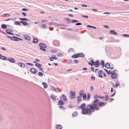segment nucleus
<instances>
[{"label": "nucleus", "mask_w": 129, "mask_h": 129, "mask_svg": "<svg viewBox=\"0 0 129 129\" xmlns=\"http://www.w3.org/2000/svg\"><path fill=\"white\" fill-rule=\"evenodd\" d=\"M104 14H110V13H108L107 12H105L103 13Z\"/></svg>", "instance_id": "nucleus-54"}, {"label": "nucleus", "mask_w": 129, "mask_h": 129, "mask_svg": "<svg viewBox=\"0 0 129 129\" xmlns=\"http://www.w3.org/2000/svg\"><path fill=\"white\" fill-rule=\"evenodd\" d=\"M39 45L41 47H42L44 48H46L47 47V46L45 44L43 43H40L39 44Z\"/></svg>", "instance_id": "nucleus-10"}, {"label": "nucleus", "mask_w": 129, "mask_h": 129, "mask_svg": "<svg viewBox=\"0 0 129 129\" xmlns=\"http://www.w3.org/2000/svg\"><path fill=\"white\" fill-rule=\"evenodd\" d=\"M78 22V21L77 20H72V23L75 22Z\"/></svg>", "instance_id": "nucleus-43"}, {"label": "nucleus", "mask_w": 129, "mask_h": 129, "mask_svg": "<svg viewBox=\"0 0 129 129\" xmlns=\"http://www.w3.org/2000/svg\"><path fill=\"white\" fill-rule=\"evenodd\" d=\"M96 105L94 104L88 105L86 107V108H85L83 109L82 110V112L83 114H88L90 115L92 112V110H94V109L95 108ZM93 111H94V110Z\"/></svg>", "instance_id": "nucleus-1"}, {"label": "nucleus", "mask_w": 129, "mask_h": 129, "mask_svg": "<svg viewBox=\"0 0 129 129\" xmlns=\"http://www.w3.org/2000/svg\"><path fill=\"white\" fill-rule=\"evenodd\" d=\"M43 85H44V88H46L47 87V84L44 82H43L42 83Z\"/></svg>", "instance_id": "nucleus-25"}, {"label": "nucleus", "mask_w": 129, "mask_h": 129, "mask_svg": "<svg viewBox=\"0 0 129 129\" xmlns=\"http://www.w3.org/2000/svg\"><path fill=\"white\" fill-rule=\"evenodd\" d=\"M1 48L2 49L4 50H6V49L5 48H4V47H1Z\"/></svg>", "instance_id": "nucleus-58"}, {"label": "nucleus", "mask_w": 129, "mask_h": 129, "mask_svg": "<svg viewBox=\"0 0 129 129\" xmlns=\"http://www.w3.org/2000/svg\"><path fill=\"white\" fill-rule=\"evenodd\" d=\"M110 65L109 63H107L105 65V67L107 69L110 68Z\"/></svg>", "instance_id": "nucleus-22"}, {"label": "nucleus", "mask_w": 129, "mask_h": 129, "mask_svg": "<svg viewBox=\"0 0 129 129\" xmlns=\"http://www.w3.org/2000/svg\"><path fill=\"white\" fill-rule=\"evenodd\" d=\"M99 99L98 98H97L96 96L95 95L94 97V100L93 104L92 105L94 104L96 105L95 108L94 109V110H98L99 109V107H101L105 106L106 103H104L102 102H100Z\"/></svg>", "instance_id": "nucleus-2"}, {"label": "nucleus", "mask_w": 129, "mask_h": 129, "mask_svg": "<svg viewBox=\"0 0 129 129\" xmlns=\"http://www.w3.org/2000/svg\"><path fill=\"white\" fill-rule=\"evenodd\" d=\"M120 86V84H116L115 85V87H117L118 86Z\"/></svg>", "instance_id": "nucleus-53"}, {"label": "nucleus", "mask_w": 129, "mask_h": 129, "mask_svg": "<svg viewBox=\"0 0 129 129\" xmlns=\"http://www.w3.org/2000/svg\"><path fill=\"white\" fill-rule=\"evenodd\" d=\"M91 69L92 70L93 72H94V67H92L91 68Z\"/></svg>", "instance_id": "nucleus-59"}, {"label": "nucleus", "mask_w": 129, "mask_h": 129, "mask_svg": "<svg viewBox=\"0 0 129 129\" xmlns=\"http://www.w3.org/2000/svg\"><path fill=\"white\" fill-rule=\"evenodd\" d=\"M74 51L73 49L72 48H70L68 50V52L70 53L71 52H73Z\"/></svg>", "instance_id": "nucleus-30"}, {"label": "nucleus", "mask_w": 129, "mask_h": 129, "mask_svg": "<svg viewBox=\"0 0 129 129\" xmlns=\"http://www.w3.org/2000/svg\"><path fill=\"white\" fill-rule=\"evenodd\" d=\"M28 10V9L25 8H23L22 9V10L23 11H27Z\"/></svg>", "instance_id": "nucleus-56"}, {"label": "nucleus", "mask_w": 129, "mask_h": 129, "mask_svg": "<svg viewBox=\"0 0 129 129\" xmlns=\"http://www.w3.org/2000/svg\"><path fill=\"white\" fill-rule=\"evenodd\" d=\"M76 25H81V23H77L76 24Z\"/></svg>", "instance_id": "nucleus-52"}, {"label": "nucleus", "mask_w": 129, "mask_h": 129, "mask_svg": "<svg viewBox=\"0 0 129 129\" xmlns=\"http://www.w3.org/2000/svg\"><path fill=\"white\" fill-rule=\"evenodd\" d=\"M71 97L72 99H74L75 98L76 93L74 91H71L70 92Z\"/></svg>", "instance_id": "nucleus-4"}, {"label": "nucleus", "mask_w": 129, "mask_h": 129, "mask_svg": "<svg viewBox=\"0 0 129 129\" xmlns=\"http://www.w3.org/2000/svg\"><path fill=\"white\" fill-rule=\"evenodd\" d=\"M90 96L89 94L88 95V97H87V99L89 100L90 98Z\"/></svg>", "instance_id": "nucleus-57"}, {"label": "nucleus", "mask_w": 129, "mask_h": 129, "mask_svg": "<svg viewBox=\"0 0 129 129\" xmlns=\"http://www.w3.org/2000/svg\"><path fill=\"white\" fill-rule=\"evenodd\" d=\"M51 57L53 59H57V58L56 57H54L51 56Z\"/></svg>", "instance_id": "nucleus-60"}, {"label": "nucleus", "mask_w": 129, "mask_h": 129, "mask_svg": "<svg viewBox=\"0 0 129 129\" xmlns=\"http://www.w3.org/2000/svg\"><path fill=\"white\" fill-rule=\"evenodd\" d=\"M30 71L33 74H36L37 72V70L34 68H31L30 70Z\"/></svg>", "instance_id": "nucleus-6"}, {"label": "nucleus", "mask_w": 129, "mask_h": 129, "mask_svg": "<svg viewBox=\"0 0 129 129\" xmlns=\"http://www.w3.org/2000/svg\"><path fill=\"white\" fill-rule=\"evenodd\" d=\"M110 34L111 35H116L117 34V33L115 32L114 30H110Z\"/></svg>", "instance_id": "nucleus-11"}, {"label": "nucleus", "mask_w": 129, "mask_h": 129, "mask_svg": "<svg viewBox=\"0 0 129 129\" xmlns=\"http://www.w3.org/2000/svg\"><path fill=\"white\" fill-rule=\"evenodd\" d=\"M2 27L3 28L6 29L7 28V26L5 24H3L2 25Z\"/></svg>", "instance_id": "nucleus-32"}, {"label": "nucleus", "mask_w": 129, "mask_h": 129, "mask_svg": "<svg viewBox=\"0 0 129 129\" xmlns=\"http://www.w3.org/2000/svg\"><path fill=\"white\" fill-rule=\"evenodd\" d=\"M99 77H100L102 78H103V76L101 75H99Z\"/></svg>", "instance_id": "nucleus-62"}, {"label": "nucleus", "mask_w": 129, "mask_h": 129, "mask_svg": "<svg viewBox=\"0 0 129 129\" xmlns=\"http://www.w3.org/2000/svg\"><path fill=\"white\" fill-rule=\"evenodd\" d=\"M33 42L34 43H37L38 42V40L36 38H34L33 39Z\"/></svg>", "instance_id": "nucleus-24"}, {"label": "nucleus", "mask_w": 129, "mask_h": 129, "mask_svg": "<svg viewBox=\"0 0 129 129\" xmlns=\"http://www.w3.org/2000/svg\"><path fill=\"white\" fill-rule=\"evenodd\" d=\"M83 98L84 100H85L86 99V95L85 94H84L83 96Z\"/></svg>", "instance_id": "nucleus-36"}, {"label": "nucleus", "mask_w": 129, "mask_h": 129, "mask_svg": "<svg viewBox=\"0 0 129 129\" xmlns=\"http://www.w3.org/2000/svg\"><path fill=\"white\" fill-rule=\"evenodd\" d=\"M6 37L9 38H10V39L12 40H14V39H14V38H13L12 37H10V36L8 35H7L6 36Z\"/></svg>", "instance_id": "nucleus-34"}, {"label": "nucleus", "mask_w": 129, "mask_h": 129, "mask_svg": "<svg viewBox=\"0 0 129 129\" xmlns=\"http://www.w3.org/2000/svg\"><path fill=\"white\" fill-rule=\"evenodd\" d=\"M105 98L106 99L105 100H108V95H106L105 96Z\"/></svg>", "instance_id": "nucleus-42"}, {"label": "nucleus", "mask_w": 129, "mask_h": 129, "mask_svg": "<svg viewBox=\"0 0 129 129\" xmlns=\"http://www.w3.org/2000/svg\"><path fill=\"white\" fill-rule=\"evenodd\" d=\"M46 25L45 24H43L41 25V27L43 28H45L46 27Z\"/></svg>", "instance_id": "nucleus-37"}, {"label": "nucleus", "mask_w": 129, "mask_h": 129, "mask_svg": "<svg viewBox=\"0 0 129 129\" xmlns=\"http://www.w3.org/2000/svg\"><path fill=\"white\" fill-rule=\"evenodd\" d=\"M4 15L7 17H9L10 16V15L8 14H4Z\"/></svg>", "instance_id": "nucleus-50"}, {"label": "nucleus", "mask_w": 129, "mask_h": 129, "mask_svg": "<svg viewBox=\"0 0 129 129\" xmlns=\"http://www.w3.org/2000/svg\"><path fill=\"white\" fill-rule=\"evenodd\" d=\"M103 73V71L102 70H100L99 71L98 74H102Z\"/></svg>", "instance_id": "nucleus-40"}, {"label": "nucleus", "mask_w": 129, "mask_h": 129, "mask_svg": "<svg viewBox=\"0 0 129 129\" xmlns=\"http://www.w3.org/2000/svg\"><path fill=\"white\" fill-rule=\"evenodd\" d=\"M15 24L17 25H20L21 24L20 22L18 21H16L15 22Z\"/></svg>", "instance_id": "nucleus-31"}, {"label": "nucleus", "mask_w": 129, "mask_h": 129, "mask_svg": "<svg viewBox=\"0 0 129 129\" xmlns=\"http://www.w3.org/2000/svg\"><path fill=\"white\" fill-rule=\"evenodd\" d=\"M77 99L78 100V103H79L81 101V97L79 96H78L77 97Z\"/></svg>", "instance_id": "nucleus-16"}, {"label": "nucleus", "mask_w": 129, "mask_h": 129, "mask_svg": "<svg viewBox=\"0 0 129 129\" xmlns=\"http://www.w3.org/2000/svg\"><path fill=\"white\" fill-rule=\"evenodd\" d=\"M62 128V126L59 125H58L56 126L57 129H61Z\"/></svg>", "instance_id": "nucleus-26"}, {"label": "nucleus", "mask_w": 129, "mask_h": 129, "mask_svg": "<svg viewBox=\"0 0 129 129\" xmlns=\"http://www.w3.org/2000/svg\"><path fill=\"white\" fill-rule=\"evenodd\" d=\"M60 98L63 99V100L65 102H67V99L66 96L64 94L62 95Z\"/></svg>", "instance_id": "nucleus-5"}, {"label": "nucleus", "mask_w": 129, "mask_h": 129, "mask_svg": "<svg viewBox=\"0 0 129 129\" xmlns=\"http://www.w3.org/2000/svg\"><path fill=\"white\" fill-rule=\"evenodd\" d=\"M100 99H103L104 98V97L103 96H102L101 97H99Z\"/></svg>", "instance_id": "nucleus-63"}, {"label": "nucleus", "mask_w": 129, "mask_h": 129, "mask_svg": "<svg viewBox=\"0 0 129 129\" xmlns=\"http://www.w3.org/2000/svg\"><path fill=\"white\" fill-rule=\"evenodd\" d=\"M18 65L21 67H24L25 66L24 64L21 63H18Z\"/></svg>", "instance_id": "nucleus-20"}, {"label": "nucleus", "mask_w": 129, "mask_h": 129, "mask_svg": "<svg viewBox=\"0 0 129 129\" xmlns=\"http://www.w3.org/2000/svg\"><path fill=\"white\" fill-rule=\"evenodd\" d=\"M20 23H22L24 25H28V23L26 22L21 21H20Z\"/></svg>", "instance_id": "nucleus-17"}, {"label": "nucleus", "mask_w": 129, "mask_h": 129, "mask_svg": "<svg viewBox=\"0 0 129 129\" xmlns=\"http://www.w3.org/2000/svg\"><path fill=\"white\" fill-rule=\"evenodd\" d=\"M101 64L103 67H104L105 66L104 62L103 60H102L101 62Z\"/></svg>", "instance_id": "nucleus-27"}, {"label": "nucleus", "mask_w": 129, "mask_h": 129, "mask_svg": "<svg viewBox=\"0 0 129 129\" xmlns=\"http://www.w3.org/2000/svg\"><path fill=\"white\" fill-rule=\"evenodd\" d=\"M123 36L124 37H129V35L126 34H124L123 35Z\"/></svg>", "instance_id": "nucleus-39"}, {"label": "nucleus", "mask_w": 129, "mask_h": 129, "mask_svg": "<svg viewBox=\"0 0 129 129\" xmlns=\"http://www.w3.org/2000/svg\"><path fill=\"white\" fill-rule=\"evenodd\" d=\"M69 16H71V17H73V15H72V14H69Z\"/></svg>", "instance_id": "nucleus-64"}, {"label": "nucleus", "mask_w": 129, "mask_h": 129, "mask_svg": "<svg viewBox=\"0 0 129 129\" xmlns=\"http://www.w3.org/2000/svg\"><path fill=\"white\" fill-rule=\"evenodd\" d=\"M8 60L10 62L12 63H14L15 62V60L12 58H9Z\"/></svg>", "instance_id": "nucleus-19"}, {"label": "nucleus", "mask_w": 129, "mask_h": 129, "mask_svg": "<svg viewBox=\"0 0 129 129\" xmlns=\"http://www.w3.org/2000/svg\"><path fill=\"white\" fill-rule=\"evenodd\" d=\"M24 37V38L26 40H30V37L27 35H25Z\"/></svg>", "instance_id": "nucleus-14"}, {"label": "nucleus", "mask_w": 129, "mask_h": 129, "mask_svg": "<svg viewBox=\"0 0 129 129\" xmlns=\"http://www.w3.org/2000/svg\"><path fill=\"white\" fill-rule=\"evenodd\" d=\"M105 70L106 72L107 73H108V74H109V71L108 70H106V69H105Z\"/></svg>", "instance_id": "nucleus-48"}, {"label": "nucleus", "mask_w": 129, "mask_h": 129, "mask_svg": "<svg viewBox=\"0 0 129 129\" xmlns=\"http://www.w3.org/2000/svg\"><path fill=\"white\" fill-rule=\"evenodd\" d=\"M84 92V91L83 90H81L79 92V95H82Z\"/></svg>", "instance_id": "nucleus-35"}, {"label": "nucleus", "mask_w": 129, "mask_h": 129, "mask_svg": "<svg viewBox=\"0 0 129 129\" xmlns=\"http://www.w3.org/2000/svg\"><path fill=\"white\" fill-rule=\"evenodd\" d=\"M82 16L83 17H84V18H88V17L87 16H84V15H82Z\"/></svg>", "instance_id": "nucleus-49"}, {"label": "nucleus", "mask_w": 129, "mask_h": 129, "mask_svg": "<svg viewBox=\"0 0 129 129\" xmlns=\"http://www.w3.org/2000/svg\"><path fill=\"white\" fill-rule=\"evenodd\" d=\"M6 31L7 33L8 34L13 35V34L12 33L13 32L12 30L11 29H7L6 30Z\"/></svg>", "instance_id": "nucleus-9"}, {"label": "nucleus", "mask_w": 129, "mask_h": 129, "mask_svg": "<svg viewBox=\"0 0 129 129\" xmlns=\"http://www.w3.org/2000/svg\"><path fill=\"white\" fill-rule=\"evenodd\" d=\"M109 73L112 74L111 77H112L113 79H115L116 78L117 76V75L116 74L114 73L115 71L114 70L112 71L111 70L109 71Z\"/></svg>", "instance_id": "nucleus-3"}, {"label": "nucleus", "mask_w": 129, "mask_h": 129, "mask_svg": "<svg viewBox=\"0 0 129 129\" xmlns=\"http://www.w3.org/2000/svg\"><path fill=\"white\" fill-rule=\"evenodd\" d=\"M82 6L83 7H86L87 6V5L85 4H83L82 5Z\"/></svg>", "instance_id": "nucleus-55"}, {"label": "nucleus", "mask_w": 129, "mask_h": 129, "mask_svg": "<svg viewBox=\"0 0 129 129\" xmlns=\"http://www.w3.org/2000/svg\"><path fill=\"white\" fill-rule=\"evenodd\" d=\"M78 113L77 112L75 111L72 114V116L73 117H76Z\"/></svg>", "instance_id": "nucleus-23"}, {"label": "nucleus", "mask_w": 129, "mask_h": 129, "mask_svg": "<svg viewBox=\"0 0 129 129\" xmlns=\"http://www.w3.org/2000/svg\"><path fill=\"white\" fill-rule=\"evenodd\" d=\"M91 79L92 80H94L95 79V77L94 76H92L91 77Z\"/></svg>", "instance_id": "nucleus-45"}, {"label": "nucleus", "mask_w": 129, "mask_h": 129, "mask_svg": "<svg viewBox=\"0 0 129 129\" xmlns=\"http://www.w3.org/2000/svg\"><path fill=\"white\" fill-rule=\"evenodd\" d=\"M1 56H0V59H3L4 60H7L8 59L6 57L2 56L1 55Z\"/></svg>", "instance_id": "nucleus-15"}, {"label": "nucleus", "mask_w": 129, "mask_h": 129, "mask_svg": "<svg viewBox=\"0 0 129 129\" xmlns=\"http://www.w3.org/2000/svg\"><path fill=\"white\" fill-rule=\"evenodd\" d=\"M59 109L62 110H65V108L63 106H59L58 107Z\"/></svg>", "instance_id": "nucleus-28"}, {"label": "nucleus", "mask_w": 129, "mask_h": 129, "mask_svg": "<svg viewBox=\"0 0 129 129\" xmlns=\"http://www.w3.org/2000/svg\"><path fill=\"white\" fill-rule=\"evenodd\" d=\"M79 57L78 53H77L75 54L74 55L72 56V57L73 58H77Z\"/></svg>", "instance_id": "nucleus-21"}, {"label": "nucleus", "mask_w": 129, "mask_h": 129, "mask_svg": "<svg viewBox=\"0 0 129 129\" xmlns=\"http://www.w3.org/2000/svg\"><path fill=\"white\" fill-rule=\"evenodd\" d=\"M79 62L78 60H74V62L75 63H78Z\"/></svg>", "instance_id": "nucleus-46"}, {"label": "nucleus", "mask_w": 129, "mask_h": 129, "mask_svg": "<svg viewBox=\"0 0 129 129\" xmlns=\"http://www.w3.org/2000/svg\"><path fill=\"white\" fill-rule=\"evenodd\" d=\"M39 75L40 76H42L43 75L42 73L41 72H39L38 73Z\"/></svg>", "instance_id": "nucleus-38"}, {"label": "nucleus", "mask_w": 129, "mask_h": 129, "mask_svg": "<svg viewBox=\"0 0 129 129\" xmlns=\"http://www.w3.org/2000/svg\"><path fill=\"white\" fill-rule=\"evenodd\" d=\"M39 69L41 71H43V69L42 68V67H40L39 68Z\"/></svg>", "instance_id": "nucleus-47"}, {"label": "nucleus", "mask_w": 129, "mask_h": 129, "mask_svg": "<svg viewBox=\"0 0 129 129\" xmlns=\"http://www.w3.org/2000/svg\"><path fill=\"white\" fill-rule=\"evenodd\" d=\"M22 14L24 16H26V14L25 13L23 12Z\"/></svg>", "instance_id": "nucleus-61"}, {"label": "nucleus", "mask_w": 129, "mask_h": 129, "mask_svg": "<svg viewBox=\"0 0 129 129\" xmlns=\"http://www.w3.org/2000/svg\"><path fill=\"white\" fill-rule=\"evenodd\" d=\"M93 64L95 63V62L93 60H91L90 61Z\"/></svg>", "instance_id": "nucleus-51"}, {"label": "nucleus", "mask_w": 129, "mask_h": 129, "mask_svg": "<svg viewBox=\"0 0 129 129\" xmlns=\"http://www.w3.org/2000/svg\"><path fill=\"white\" fill-rule=\"evenodd\" d=\"M64 104V103L62 101L60 100L58 102V105H63Z\"/></svg>", "instance_id": "nucleus-8"}, {"label": "nucleus", "mask_w": 129, "mask_h": 129, "mask_svg": "<svg viewBox=\"0 0 129 129\" xmlns=\"http://www.w3.org/2000/svg\"><path fill=\"white\" fill-rule=\"evenodd\" d=\"M93 65L96 68H98L100 66V64L99 61H97L95 62V63L93 64Z\"/></svg>", "instance_id": "nucleus-7"}, {"label": "nucleus", "mask_w": 129, "mask_h": 129, "mask_svg": "<svg viewBox=\"0 0 129 129\" xmlns=\"http://www.w3.org/2000/svg\"><path fill=\"white\" fill-rule=\"evenodd\" d=\"M43 48L42 47H40V49L42 50H43L44 51H46V49H45Z\"/></svg>", "instance_id": "nucleus-41"}, {"label": "nucleus", "mask_w": 129, "mask_h": 129, "mask_svg": "<svg viewBox=\"0 0 129 129\" xmlns=\"http://www.w3.org/2000/svg\"><path fill=\"white\" fill-rule=\"evenodd\" d=\"M56 51L55 50H53L51 51V53H53L54 52H55Z\"/></svg>", "instance_id": "nucleus-44"}, {"label": "nucleus", "mask_w": 129, "mask_h": 129, "mask_svg": "<svg viewBox=\"0 0 129 129\" xmlns=\"http://www.w3.org/2000/svg\"><path fill=\"white\" fill-rule=\"evenodd\" d=\"M85 56V54L83 53H81L78 54L79 57H84Z\"/></svg>", "instance_id": "nucleus-18"}, {"label": "nucleus", "mask_w": 129, "mask_h": 129, "mask_svg": "<svg viewBox=\"0 0 129 129\" xmlns=\"http://www.w3.org/2000/svg\"><path fill=\"white\" fill-rule=\"evenodd\" d=\"M20 20L24 21H27L28 20L26 18H19Z\"/></svg>", "instance_id": "nucleus-33"}, {"label": "nucleus", "mask_w": 129, "mask_h": 129, "mask_svg": "<svg viewBox=\"0 0 129 129\" xmlns=\"http://www.w3.org/2000/svg\"><path fill=\"white\" fill-rule=\"evenodd\" d=\"M51 98L54 101H56L58 99H57V97L54 94H52L51 95Z\"/></svg>", "instance_id": "nucleus-12"}, {"label": "nucleus", "mask_w": 129, "mask_h": 129, "mask_svg": "<svg viewBox=\"0 0 129 129\" xmlns=\"http://www.w3.org/2000/svg\"><path fill=\"white\" fill-rule=\"evenodd\" d=\"M80 108L81 109H84L86 108V104L85 103H83L82 104L80 107Z\"/></svg>", "instance_id": "nucleus-13"}, {"label": "nucleus", "mask_w": 129, "mask_h": 129, "mask_svg": "<svg viewBox=\"0 0 129 129\" xmlns=\"http://www.w3.org/2000/svg\"><path fill=\"white\" fill-rule=\"evenodd\" d=\"M35 65L36 66L38 67V68L40 67H42L41 64L39 63H36Z\"/></svg>", "instance_id": "nucleus-29"}]
</instances>
